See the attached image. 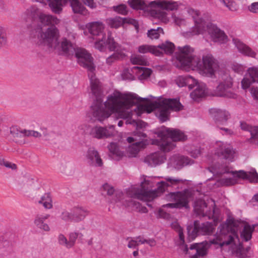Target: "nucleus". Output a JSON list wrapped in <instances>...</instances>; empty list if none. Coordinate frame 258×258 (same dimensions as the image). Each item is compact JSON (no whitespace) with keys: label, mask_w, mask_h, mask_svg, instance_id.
<instances>
[{"label":"nucleus","mask_w":258,"mask_h":258,"mask_svg":"<svg viewBox=\"0 0 258 258\" xmlns=\"http://www.w3.org/2000/svg\"><path fill=\"white\" fill-rule=\"evenodd\" d=\"M233 41L239 52L243 55L252 58H255L256 53L249 46L244 44L239 40L237 39H233Z\"/></svg>","instance_id":"a878e982"},{"label":"nucleus","mask_w":258,"mask_h":258,"mask_svg":"<svg viewBox=\"0 0 258 258\" xmlns=\"http://www.w3.org/2000/svg\"><path fill=\"white\" fill-rule=\"evenodd\" d=\"M106 44L110 51L114 52H124L125 49L121 45L116 42L113 38L112 37L111 33H108Z\"/></svg>","instance_id":"cd10ccee"},{"label":"nucleus","mask_w":258,"mask_h":258,"mask_svg":"<svg viewBox=\"0 0 258 258\" xmlns=\"http://www.w3.org/2000/svg\"><path fill=\"white\" fill-rule=\"evenodd\" d=\"M149 97L156 98L150 95ZM151 101L148 97L143 98L133 93H122L114 91L108 96L105 101L107 110L112 113H151L158 109L160 113H167L169 111L178 112L183 109L179 99L156 98Z\"/></svg>","instance_id":"f257e3e1"},{"label":"nucleus","mask_w":258,"mask_h":258,"mask_svg":"<svg viewBox=\"0 0 258 258\" xmlns=\"http://www.w3.org/2000/svg\"><path fill=\"white\" fill-rule=\"evenodd\" d=\"M74 55L77 58L78 63L88 70L92 92L96 97V100L91 106L92 113H107L105 111V108L107 109L105 105V102L103 103V100L100 96L101 90L99 80L96 78L94 73L95 67L93 63V57L86 49L79 47L74 53Z\"/></svg>","instance_id":"7ed1b4c3"},{"label":"nucleus","mask_w":258,"mask_h":258,"mask_svg":"<svg viewBox=\"0 0 258 258\" xmlns=\"http://www.w3.org/2000/svg\"><path fill=\"white\" fill-rule=\"evenodd\" d=\"M232 225L233 227V231L228 232L227 233H221L210 242L212 244L219 245L222 249L227 248L232 254L235 255L238 258H246V254L243 250L242 244L239 243L237 231L239 228L243 227L241 233V237L247 241L251 238L254 226L251 227L239 221H232Z\"/></svg>","instance_id":"f03ea898"},{"label":"nucleus","mask_w":258,"mask_h":258,"mask_svg":"<svg viewBox=\"0 0 258 258\" xmlns=\"http://www.w3.org/2000/svg\"><path fill=\"white\" fill-rule=\"evenodd\" d=\"M224 5L231 11H235L237 10L236 4L232 0H220Z\"/></svg>","instance_id":"6e6d98bb"},{"label":"nucleus","mask_w":258,"mask_h":258,"mask_svg":"<svg viewBox=\"0 0 258 258\" xmlns=\"http://www.w3.org/2000/svg\"><path fill=\"white\" fill-rule=\"evenodd\" d=\"M249 132L251 137L248 140L249 142L258 144V126H252Z\"/></svg>","instance_id":"8fccbe9b"},{"label":"nucleus","mask_w":258,"mask_h":258,"mask_svg":"<svg viewBox=\"0 0 258 258\" xmlns=\"http://www.w3.org/2000/svg\"><path fill=\"white\" fill-rule=\"evenodd\" d=\"M165 180V181L158 182L157 189L150 190L149 188L152 186V184L149 180L145 179L142 182L140 188H132L133 193L128 194L134 198L142 201H150L159 196L165 191L168 190L169 187L183 183L186 180L174 177H166Z\"/></svg>","instance_id":"20e7f679"},{"label":"nucleus","mask_w":258,"mask_h":258,"mask_svg":"<svg viewBox=\"0 0 258 258\" xmlns=\"http://www.w3.org/2000/svg\"><path fill=\"white\" fill-rule=\"evenodd\" d=\"M187 13L192 17L195 22V26L190 32L191 35H198L202 33L207 25L205 21L200 17L199 12L190 8L187 10Z\"/></svg>","instance_id":"4468645a"},{"label":"nucleus","mask_w":258,"mask_h":258,"mask_svg":"<svg viewBox=\"0 0 258 258\" xmlns=\"http://www.w3.org/2000/svg\"><path fill=\"white\" fill-rule=\"evenodd\" d=\"M140 243H141V242H139V239H137V237L135 239H132L129 240L127 244V247L129 248L136 249L138 248V246Z\"/></svg>","instance_id":"338daca9"},{"label":"nucleus","mask_w":258,"mask_h":258,"mask_svg":"<svg viewBox=\"0 0 258 258\" xmlns=\"http://www.w3.org/2000/svg\"><path fill=\"white\" fill-rule=\"evenodd\" d=\"M194 61V70L197 69L201 72L203 75L212 77L218 70V61L210 53L204 54L202 60L200 57L196 58Z\"/></svg>","instance_id":"423d86ee"},{"label":"nucleus","mask_w":258,"mask_h":258,"mask_svg":"<svg viewBox=\"0 0 258 258\" xmlns=\"http://www.w3.org/2000/svg\"><path fill=\"white\" fill-rule=\"evenodd\" d=\"M39 19L41 22L45 25H51V26H55L60 22V20L56 17L49 15L41 14Z\"/></svg>","instance_id":"2f4dec72"},{"label":"nucleus","mask_w":258,"mask_h":258,"mask_svg":"<svg viewBox=\"0 0 258 258\" xmlns=\"http://www.w3.org/2000/svg\"><path fill=\"white\" fill-rule=\"evenodd\" d=\"M50 216L49 214L41 215L38 214L35 219L34 223L39 228L45 231H48L50 230L48 225L44 223V221L48 219Z\"/></svg>","instance_id":"c85d7f7f"},{"label":"nucleus","mask_w":258,"mask_h":258,"mask_svg":"<svg viewBox=\"0 0 258 258\" xmlns=\"http://www.w3.org/2000/svg\"><path fill=\"white\" fill-rule=\"evenodd\" d=\"M247 10L251 13L258 14V2L251 3L247 7Z\"/></svg>","instance_id":"69168bd1"},{"label":"nucleus","mask_w":258,"mask_h":258,"mask_svg":"<svg viewBox=\"0 0 258 258\" xmlns=\"http://www.w3.org/2000/svg\"><path fill=\"white\" fill-rule=\"evenodd\" d=\"M207 26L208 33L214 42L222 43L226 41L227 37L223 31L213 24Z\"/></svg>","instance_id":"f3484780"},{"label":"nucleus","mask_w":258,"mask_h":258,"mask_svg":"<svg viewBox=\"0 0 258 258\" xmlns=\"http://www.w3.org/2000/svg\"><path fill=\"white\" fill-rule=\"evenodd\" d=\"M161 34H164L163 30L161 27H158L157 29H151L148 31L147 36L151 39H158Z\"/></svg>","instance_id":"37998d69"},{"label":"nucleus","mask_w":258,"mask_h":258,"mask_svg":"<svg viewBox=\"0 0 258 258\" xmlns=\"http://www.w3.org/2000/svg\"><path fill=\"white\" fill-rule=\"evenodd\" d=\"M156 134L160 138L159 140H157V144L163 152H168L174 147V145L170 141L169 138L174 142H183L187 140V136L184 133L176 128L162 127Z\"/></svg>","instance_id":"39448f33"},{"label":"nucleus","mask_w":258,"mask_h":258,"mask_svg":"<svg viewBox=\"0 0 258 258\" xmlns=\"http://www.w3.org/2000/svg\"><path fill=\"white\" fill-rule=\"evenodd\" d=\"M128 4L134 9L144 10L147 6L143 0H131L128 1Z\"/></svg>","instance_id":"c03bdc74"},{"label":"nucleus","mask_w":258,"mask_h":258,"mask_svg":"<svg viewBox=\"0 0 258 258\" xmlns=\"http://www.w3.org/2000/svg\"><path fill=\"white\" fill-rule=\"evenodd\" d=\"M215 150V155L221 159H224L232 162L234 159L236 152L233 148L229 145L222 143H219Z\"/></svg>","instance_id":"ddd939ff"},{"label":"nucleus","mask_w":258,"mask_h":258,"mask_svg":"<svg viewBox=\"0 0 258 258\" xmlns=\"http://www.w3.org/2000/svg\"><path fill=\"white\" fill-rule=\"evenodd\" d=\"M126 205L132 208L133 210L141 213H147L148 212L146 207L142 206L140 203L133 200H131L128 201L126 204Z\"/></svg>","instance_id":"ea45409f"},{"label":"nucleus","mask_w":258,"mask_h":258,"mask_svg":"<svg viewBox=\"0 0 258 258\" xmlns=\"http://www.w3.org/2000/svg\"><path fill=\"white\" fill-rule=\"evenodd\" d=\"M137 239H139L141 244L147 243L151 247L155 246L156 244V241L154 239H145L141 236H139L137 237Z\"/></svg>","instance_id":"052dcab7"},{"label":"nucleus","mask_w":258,"mask_h":258,"mask_svg":"<svg viewBox=\"0 0 258 258\" xmlns=\"http://www.w3.org/2000/svg\"><path fill=\"white\" fill-rule=\"evenodd\" d=\"M96 41L95 43V48L98 49L100 51H103L105 49V36H102L100 37H98L96 38Z\"/></svg>","instance_id":"3c124183"},{"label":"nucleus","mask_w":258,"mask_h":258,"mask_svg":"<svg viewBox=\"0 0 258 258\" xmlns=\"http://www.w3.org/2000/svg\"><path fill=\"white\" fill-rule=\"evenodd\" d=\"M180 80L185 81L184 84H187L189 89H192L195 86L198 85V82L192 77L188 75L180 79Z\"/></svg>","instance_id":"09e8293b"},{"label":"nucleus","mask_w":258,"mask_h":258,"mask_svg":"<svg viewBox=\"0 0 258 258\" xmlns=\"http://www.w3.org/2000/svg\"><path fill=\"white\" fill-rule=\"evenodd\" d=\"M73 217L72 214V211L71 210V212L68 211H64L62 212L61 215V218L66 221H74V219Z\"/></svg>","instance_id":"680f3d73"},{"label":"nucleus","mask_w":258,"mask_h":258,"mask_svg":"<svg viewBox=\"0 0 258 258\" xmlns=\"http://www.w3.org/2000/svg\"><path fill=\"white\" fill-rule=\"evenodd\" d=\"M38 203L42 204L45 209H50L52 208V199L50 195L48 193L45 194L42 196Z\"/></svg>","instance_id":"79ce46f5"},{"label":"nucleus","mask_w":258,"mask_h":258,"mask_svg":"<svg viewBox=\"0 0 258 258\" xmlns=\"http://www.w3.org/2000/svg\"><path fill=\"white\" fill-rule=\"evenodd\" d=\"M133 71L139 74L141 79L147 78L152 72L151 69L142 67H134L133 68Z\"/></svg>","instance_id":"58836bf2"},{"label":"nucleus","mask_w":258,"mask_h":258,"mask_svg":"<svg viewBox=\"0 0 258 258\" xmlns=\"http://www.w3.org/2000/svg\"><path fill=\"white\" fill-rule=\"evenodd\" d=\"M102 188L104 191L106 192V194L108 196L112 195L114 192V188L108 183L104 184L102 186Z\"/></svg>","instance_id":"774afa93"},{"label":"nucleus","mask_w":258,"mask_h":258,"mask_svg":"<svg viewBox=\"0 0 258 258\" xmlns=\"http://www.w3.org/2000/svg\"><path fill=\"white\" fill-rule=\"evenodd\" d=\"M172 227L178 233L180 239L179 244L183 245L184 243V237L183 233V229L177 222L172 224Z\"/></svg>","instance_id":"de8ad7c7"},{"label":"nucleus","mask_w":258,"mask_h":258,"mask_svg":"<svg viewBox=\"0 0 258 258\" xmlns=\"http://www.w3.org/2000/svg\"><path fill=\"white\" fill-rule=\"evenodd\" d=\"M72 211L74 222H76L83 220L89 213L87 210L81 207H74Z\"/></svg>","instance_id":"bb28decb"},{"label":"nucleus","mask_w":258,"mask_h":258,"mask_svg":"<svg viewBox=\"0 0 258 258\" xmlns=\"http://www.w3.org/2000/svg\"><path fill=\"white\" fill-rule=\"evenodd\" d=\"M206 93V86L204 84H198L196 88L190 93L191 97L195 100L203 97Z\"/></svg>","instance_id":"473e14b6"},{"label":"nucleus","mask_w":258,"mask_h":258,"mask_svg":"<svg viewBox=\"0 0 258 258\" xmlns=\"http://www.w3.org/2000/svg\"><path fill=\"white\" fill-rule=\"evenodd\" d=\"M79 236V233L78 232H71L69 234V241L71 245V247L72 248L75 244L77 239Z\"/></svg>","instance_id":"13d9d810"},{"label":"nucleus","mask_w":258,"mask_h":258,"mask_svg":"<svg viewBox=\"0 0 258 258\" xmlns=\"http://www.w3.org/2000/svg\"><path fill=\"white\" fill-rule=\"evenodd\" d=\"M10 134L14 138H21L22 137H40V134L33 130H24L19 131L17 127L12 126L10 128Z\"/></svg>","instance_id":"393cba45"},{"label":"nucleus","mask_w":258,"mask_h":258,"mask_svg":"<svg viewBox=\"0 0 258 258\" xmlns=\"http://www.w3.org/2000/svg\"><path fill=\"white\" fill-rule=\"evenodd\" d=\"M126 22V18H122L120 17L110 18L106 19V23L108 26L113 28H118Z\"/></svg>","instance_id":"72a5a7b5"},{"label":"nucleus","mask_w":258,"mask_h":258,"mask_svg":"<svg viewBox=\"0 0 258 258\" xmlns=\"http://www.w3.org/2000/svg\"><path fill=\"white\" fill-rule=\"evenodd\" d=\"M48 5L52 11L55 14H60L62 10V0H49Z\"/></svg>","instance_id":"a19ab883"},{"label":"nucleus","mask_w":258,"mask_h":258,"mask_svg":"<svg viewBox=\"0 0 258 258\" xmlns=\"http://www.w3.org/2000/svg\"><path fill=\"white\" fill-rule=\"evenodd\" d=\"M234 177L241 178L243 179H248L250 182H258V174L254 169H252L248 172L243 170L239 171L231 172Z\"/></svg>","instance_id":"4be33fe9"},{"label":"nucleus","mask_w":258,"mask_h":258,"mask_svg":"<svg viewBox=\"0 0 258 258\" xmlns=\"http://www.w3.org/2000/svg\"><path fill=\"white\" fill-rule=\"evenodd\" d=\"M147 144L146 140H141L132 144L128 149V151L132 156H135L140 149L144 148Z\"/></svg>","instance_id":"7c9ffc66"},{"label":"nucleus","mask_w":258,"mask_h":258,"mask_svg":"<svg viewBox=\"0 0 258 258\" xmlns=\"http://www.w3.org/2000/svg\"><path fill=\"white\" fill-rule=\"evenodd\" d=\"M131 60L133 64H140L142 66H146L148 62L145 58L141 55H137L132 57Z\"/></svg>","instance_id":"864d4df0"},{"label":"nucleus","mask_w":258,"mask_h":258,"mask_svg":"<svg viewBox=\"0 0 258 258\" xmlns=\"http://www.w3.org/2000/svg\"><path fill=\"white\" fill-rule=\"evenodd\" d=\"M174 44L168 41L163 43L157 46H151L150 52L156 56H161L162 54V51L167 54H171L174 50Z\"/></svg>","instance_id":"dca6fc26"},{"label":"nucleus","mask_w":258,"mask_h":258,"mask_svg":"<svg viewBox=\"0 0 258 258\" xmlns=\"http://www.w3.org/2000/svg\"><path fill=\"white\" fill-rule=\"evenodd\" d=\"M207 208L206 202L202 200H199L195 203L194 210L195 212L200 216L203 217L206 216L205 208Z\"/></svg>","instance_id":"e433bc0d"},{"label":"nucleus","mask_w":258,"mask_h":258,"mask_svg":"<svg viewBox=\"0 0 258 258\" xmlns=\"http://www.w3.org/2000/svg\"><path fill=\"white\" fill-rule=\"evenodd\" d=\"M165 160V158L163 153L155 152L145 157L144 162L149 166L153 167L163 163Z\"/></svg>","instance_id":"412c9836"},{"label":"nucleus","mask_w":258,"mask_h":258,"mask_svg":"<svg viewBox=\"0 0 258 258\" xmlns=\"http://www.w3.org/2000/svg\"><path fill=\"white\" fill-rule=\"evenodd\" d=\"M247 72L249 77H245L241 81V86L243 89L248 88L252 83H258V68H249Z\"/></svg>","instance_id":"a211bd4d"},{"label":"nucleus","mask_w":258,"mask_h":258,"mask_svg":"<svg viewBox=\"0 0 258 258\" xmlns=\"http://www.w3.org/2000/svg\"><path fill=\"white\" fill-rule=\"evenodd\" d=\"M219 182L222 185L229 186L234 185L236 183V180L233 178H222L219 180Z\"/></svg>","instance_id":"5fc2aeb1"},{"label":"nucleus","mask_w":258,"mask_h":258,"mask_svg":"<svg viewBox=\"0 0 258 258\" xmlns=\"http://www.w3.org/2000/svg\"><path fill=\"white\" fill-rule=\"evenodd\" d=\"M113 10L117 13L125 15L127 14V7L125 5L121 4L118 6H113Z\"/></svg>","instance_id":"4d7b16f0"},{"label":"nucleus","mask_w":258,"mask_h":258,"mask_svg":"<svg viewBox=\"0 0 258 258\" xmlns=\"http://www.w3.org/2000/svg\"><path fill=\"white\" fill-rule=\"evenodd\" d=\"M209 245L207 242L196 243L191 244L189 247L190 251L188 254L190 258H199L207 254Z\"/></svg>","instance_id":"2eb2a0df"},{"label":"nucleus","mask_w":258,"mask_h":258,"mask_svg":"<svg viewBox=\"0 0 258 258\" xmlns=\"http://www.w3.org/2000/svg\"><path fill=\"white\" fill-rule=\"evenodd\" d=\"M87 159L90 165L94 167H101L103 163L98 151L93 148H90L87 154Z\"/></svg>","instance_id":"6ab92c4d"},{"label":"nucleus","mask_w":258,"mask_h":258,"mask_svg":"<svg viewBox=\"0 0 258 258\" xmlns=\"http://www.w3.org/2000/svg\"><path fill=\"white\" fill-rule=\"evenodd\" d=\"M89 33L93 36L98 37L105 36L103 32L104 26L99 22H93L88 24L86 25Z\"/></svg>","instance_id":"b1692460"},{"label":"nucleus","mask_w":258,"mask_h":258,"mask_svg":"<svg viewBox=\"0 0 258 258\" xmlns=\"http://www.w3.org/2000/svg\"><path fill=\"white\" fill-rule=\"evenodd\" d=\"M194 48L189 45L178 47L176 52V58L178 62L177 67L181 69L187 68L194 70L193 62L196 58H199L194 54Z\"/></svg>","instance_id":"6e6552de"},{"label":"nucleus","mask_w":258,"mask_h":258,"mask_svg":"<svg viewBox=\"0 0 258 258\" xmlns=\"http://www.w3.org/2000/svg\"><path fill=\"white\" fill-rule=\"evenodd\" d=\"M232 79L227 77L224 81L220 82L213 90V95L228 98H235L236 94L232 89Z\"/></svg>","instance_id":"9d476101"},{"label":"nucleus","mask_w":258,"mask_h":258,"mask_svg":"<svg viewBox=\"0 0 258 258\" xmlns=\"http://www.w3.org/2000/svg\"><path fill=\"white\" fill-rule=\"evenodd\" d=\"M199 234L203 235H211L213 233L214 228L213 225L210 222L200 224L198 222Z\"/></svg>","instance_id":"c756f323"},{"label":"nucleus","mask_w":258,"mask_h":258,"mask_svg":"<svg viewBox=\"0 0 258 258\" xmlns=\"http://www.w3.org/2000/svg\"><path fill=\"white\" fill-rule=\"evenodd\" d=\"M146 137V135L140 131H137L134 133V137H128L127 141L129 143H131L134 141L138 142L141 140H145L144 139Z\"/></svg>","instance_id":"49530a36"},{"label":"nucleus","mask_w":258,"mask_h":258,"mask_svg":"<svg viewBox=\"0 0 258 258\" xmlns=\"http://www.w3.org/2000/svg\"><path fill=\"white\" fill-rule=\"evenodd\" d=\"M58 243L66 248H71L69 239L62 234H59L57 236Z\"/></svg>","instance_id":"603ef678"},{"label":"nucleus","mask_w":258,"mask_h":258,"mask_svg":"<svg viewBox=\"0 0 258 258\" xmlns=\"http://www.w3.org/2000/svg\"><path fill=\"white\" fill-rule=\"evenodd\" d=\"M126 56L124 52H114L106 59V63L108 65H111L117 61L121 60Z\"/></svg>","instance_id":"c9c22d12"},{"label":"nucleus","mask_w":258,"mask_h":258,"mask_svg":"<svg viewBox=\"0 0 258 258\" xmlns=\"http://www.w3.org/2000/svg\"><path fill=\"white\" fill-rule=\"evenodd\" d=\"M119 117L122 118L126 124H130L138 128L145 127L147 123L140 119L133 117V114H118Z\"/></svg>","instance_id":"5701e85b"},{"label":"nucleus","mask_w":258,"mask_h":258,"mask_svg":"<svg viewBox=\"0 0 258 258\" xmlns=\"http://www.w3.org/2000/svg\"><path fill=\"white\" fill-rule=\"evenodd\" d=\"M245 67L240 64L237 63H233L231 64L232 70L235 73L242 74L245 70Z\"/></svg>","instance_id":"bf43d9fd"},{"label":"nucleus","mask_w":258,"mask_h":258,"mask_svg":"<svg viewBox=\"0 0 258 258\" xmlns=\"http://www.w3.org/2000/svg\"><path fill=\"white\" fill-rule=\"evenodd\" d=\"M149 5L152 7L157 6L158 7L166 10L174 11L178 9L180 3L172 1H163L161 2L153 1L151 2Z\"/></svg>","instance_id":"aec40b11"},{"label":"nucleus","mask_w":258,"mask_h":258,"mask_svg":"<svg viewBox=\"0 0 258 258\" xmlns=\"http://www.w3.org/2000/svg\"><path fill=\"white\" fill-rule=\"evenodd\" d=\"M113 125L103 127L95 126L88 128V134L92 138L101 140L110 138L114 135Z\"/></svg>","instance_id":"9b49d317"},{"label":"nucleus","mask_w":258,"mask_h":258,"mask_svg":"<svg viewBox=\"0 0 258 258\" xmlns=\"http://www.w3.org/2000/svg\"><path fill=\"white\" fill-rule=\"evenodd\" d=\"M95 117L94 120H97L100 122L108 118L111 114H93Z\"/></svg>","instance_id":"e2e57ef3"},{"label":"nucleus","mask_w":258,"mask_h":258,"mask_svg":"<svg viewBox=\"0 0 258 258\" xmlns=\"http://www.w3.org/2000/svg\"><path fill=\"white\" fill-rule=\"evenodd\" d=\"M215 118L217 122L223 123L228 119V115L226 114H217Z\"/></svg>","instance_id":"0e129e2a"},{"label":"nucleus","mask_w":258,"mask_h":258,"mask_svg":"<svg viewBox=\"0 0 258 258\" xmlns=\"http://www.w3.org/2000/svg\"><path fill=\"white\" fill-rule=\"evenodd\" d=\"M188 239L189 241L193 240L198 235L199 226L198 222L195 221L194 225H188L187 227Z\"/></svg>","instance_id":"4c0bfd02"},{"label":"nucleus","mask_w":258,"mask_h":258,"mask_svg":"<svg viewBox=\"0 0 258 258\" xmlns=\"http://www.w3.org/2000/svg\"><path fill=\"white\" fill-rule=\"evenodd\" d=\"M78 48L70 39L64 37L61 38L60 41H58L54 50L61 55L71 56L74 55Z\"/></svg>","instance_id":"f8f14e48"},{"label":"nucleus","mask_w":258,"mask_h":258,"mask_svg":"<svg viewBox=\"0 0 258 258\" xmlns=\"http://www.w3.org/2000/svg\"><path fill=\"white\" fill-rule=\"evenodd\" d=\"M69 2L74 13L85 14L86 11V8L78 0H65Z\"/></svg>","instance_id":"f704fd0d"},{"label":"nucleus","mask_w":258,"mask_h":258,"mask_svg":"<svg viewBox=\"0 0 258 258\" xmlns=\"http://www.w3.org/2000/svg\"><path fill=\"white\" fill-rule=\"evenodd\" d=\"M59 30L55 26H51L46 29H41L37 35L39 45L46 46L52 49H55L59 38Z\"/></svg>","instance_id":"0eeeda50"},{"label":"nucleus","mask_w":258,"mask_h":258,"mask_svg":"<svg viewBox=\"0 0 258 258\" xmlns=\"http://www.w3.org/2000/svg\"><path fill=\"white\" fill-rule=\"evenodd\" d=\"M110 152L116 157H121L123 156V152L120 150L116 143H111L108 146Z\"/></svg>","instance_id":"a18cd8bd"},{"label":"nucleus","mask_w":258,"mask_h":258,"mask_svg":"<svg viewBox=\"0 0 258 258\" xmlns=\"http://www.w3.org/2000/svg\"><path fill=\"white\" fill-rule=\"evenodd\" d=\"M168 200L177 203L179 208H189V203L194 200V191L185 189L181 191L170 192L167 195Z\"/></svg>","instance_id":"1a4fd4ad"}]
</instances>
